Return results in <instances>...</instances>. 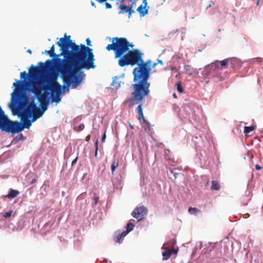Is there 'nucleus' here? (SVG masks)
I'll return each mask as SVG.
<instances>
[{"mask_svg":"<svg viewBox=\"0 0 263 263\" xmlns=\"http://www.w3.org/2000/svg\"><path fill=\"white\" fill-rule=\"evenodd\" d=\"M189 212L192 215H196L197 213L200 212V210L196 208L190 207L188 210Z\"/></svg>","mask_w":263,"mask_h":263,"instance_id":"nucleus-22","label":"nucleus"},{"mask_svg":"<svg viewBox=\"0 0 263 263\" xmlns=\"http://www.w3.org/2000/svg\"><path fill=\"white\" fill-rule=\"evenodd\" d=\"M48 50H46V51H45V53H48Z\"/></svg>","mask_w":263,"mask_h":263,"instance_id":"nucleus-52","label":"nucleus"},{"mask_svg":"<svg viewBox=\"0 0 263 263\" xmlns=\"http://www.w3.org/2000/svg\"><path fill=\"white\" fill-rule=\"evenodd\" d=\"M12 213H13L12 211H10L8 212H6L4 215V217L6 218H9L12 215Z\"/></svg>","mask_w":263,"mask_h":263,"instance_id":"nucleus-34","label":"nucleus"},{"mask_svg":"<svg viewBox=\"0 0 263 263\" xmlns=\"http://www.w3.org/2000/svg\"><path fill=\"white\" fill-rule=\"evenodd\" d=\"M85 125L83 123H81L79 126L73 127V130L76 132H80L84 129Z\"/></svg>","mask_w":263,"mask_h":263,"instance_id":"nucleus-27","label":"nucleus"},{"mask_svg":"<svg viewBox=\"0 0 263 263\" xmlns=\"http://www.w3.org/2000/svg\"><path fill=\"white\" fill-rule=\"evenodd\" d=\"M258 4H259V0L257 1V5H258Z\"/></svg>","mask_w":263,"mask_h":263,"instance_id":"nucleus-51","label":"nucleus"},{"mask_svg":"<svg viewBox=\"0 0 263 263\" xmlns=\"http://www.w3.org/2000/svg\"><path fill=\"white\" fill-rule=\"evenodd\" d=\"M21 117L22 124L18 121H12L2 109L0 111V129L14 134L22 132L24 128L28 129L31 125L32 120H29V118Z\"/></svg>","mask_w":263,"mask_h":263,"instance_id":"nucleus-5","label":"nucleus"},{"mask_svg":"<svg viewBox=\"0 0 263 263\" xmlns=\"http://www.w3.org/2000/svg\"><path fill=\"white\" fill-rule=\"evenodd\" d=\"M19 194L20 192L18 191L10 189L8 194L5 196V197L9 199H13L17 196Z\"/></svg>","mask_w":263,"mask_h":263,"instance_id":"nucleus-16","label":"nucleus"},{"mask_svg":"<svg viewBox=\"0 0 263 263\" xmlns=\"http://www.w3.org/2000/svg\"><path fill=\"white\" fill-rule=\"evenodd\" d=\"M172 254V251L170 250H166L162 252V259L163 260H166L168 259Z\"/></svg>","mask_w":263,"mask_h":263,"instance_id":"nucleus-19","label":"nucleus"},{"mask_svg":"<svg viewBox=\"0 0 263 263\" xmlns=\"http://www.w3.org/2000/svg\"><path fill=\"white\" fill-rule=\"evenodd\" d=\"M212 185L211 186V189L212 190L218 191L220 190V185L218 181L215 180H213L212 181Z\"/></svg>","mask_w":263,"mask_h":263,"instance_id":"nucleus-20","label":"nucleus"},{"mask_svg":"<svg viewBox=\"0 0 263 263\" xmlns=\"http://www.w3.org/2000/svg\"><path fill=\"white\" fill-rule=\"evenodd\" d=\"M90 139V135H88L86 137V141H89Z\"/></svg>","mask_w":263,"mask_h":263,"instance_id":"nucleus-42","label":"nucleus"},{"mask_svg":"<svg viewBox=\"0 0 263 263\" xmlns=\"http://www.w3.org/2000/svg\"><path fill=\"white\" fill-rule=\"evenodd\" d=\"M255 129L254 126H245L244 128V133L245 134H249Z\"/></svg>","mask_w":263,"mask_h":263,"instance_id":"nucleus-26","label":"nucleus"},{"mask_svg":"<svg viewBox=\"0 0 263 263\" xmlns=\"http://www.w3.org/2000/svg\"><path fill=\"white\" fill-rule=\"evenodd\" d=\"M91 5H92V6H93V7H96V5H95V3H94V2H91Z\"/></svg>","mask_w":263,"mask_h":263,"instance_id":"nucleus-45","label":"nucleus"},{"mask_svg":"<svg viewBox=\"0 0 263 263\" xmlns=\"http://www.w3.org/2000/svg\"><path fill=\"white\" fill-rule=\"evenodd\" d=\"M118 78L114 79L113 80V81H112V84H111L112 86L115 88H116V89H118V88H119L120 87V82H118Z\"/></svg>","mask_w":263,"mask_h":263,"instance_id":"nucleus-23","label":"nucleus"},{"mask_svg":"<svg viewBox=\"0 0 263 263\" xmlns=\"http://www.w3.org/2000/svg\"><path fill=\"white\" fill-rule=\"evenodd\" d=\"M1 109H2V108H1V107L0 106V111L1 110Z\"/></svg>","mask_w":263,"mask_h":263,"instance_id":"nucleus-53","label":"nucleus"},{"mask_svg":"<svg viewBox=\"0 0 263 263\" xmlns=\"http://www.w3.org/2000/svg\"><path fill=\"white\" fill-rule=\"evenodd\" d=\"M230 62L229 65H230L231 67L234 68V64L235 63L237 62V61L235 59H229Z\"/></svg>","mask_w":263,"mask_h":263,"instance_id":"nucleus-30","label":"nucleus"},{"mask_svg":"<svg viewBox=\"0 0 263 263\" xmlns=\"http://www.w3.org/2000/svg\"><path fill=\"white\" fill-rule=\"evenodd\" d=\"M28 78V74L26 73V71H23L21 73V79H24L25 80L24 81H27L29 82L28 81H27L26 79ZM18 81H17L16 82H17ZM20 82H23V81H20Z\"/></svg>","mask_w":263,"mask_h":263,"instance_id":"nucleus-28","label":"nucleus"},{"mask_svg":"<svg viewBox=\"0 0 263 263\" xmlns=\"http://www.w3.org/2000/svg\"><path fill=\"white\" fill-rule=\"evenodd\" d=\"M54 51H55V47H54V45H53L52 46V47H51L50 49L49 50H48V54H49V55H50V57H57V59H58V57H59L60 56H58V55H57V54L55 53ZM56 59H57V58H56L55 60H54V61H53V63L52 62V66H53V69H54V70H55V71H56V69H55V67H54V61H55Z\"/></svg>","mask_w":263,"mask_h":263,"instance_id":"nucleus-18","label":"nucleus"},{"mask_svg":"<svg viewBox=\"0 0 263 263\" xmlns=\"http://www.w3.org/2000/svg\"><path fill=\"white\" fill-rule=\"evenodd\" d=\"M93 199H94V201H95V204H97L99 201V197L98 196H96L94 197Z\"/></svg>","mask_w":263,"mask_h":263,"instance_id":"nucleus-37","label":"nucleus"},{"mask_svg":"<svg viewBox=\"0 0 263 263\" xmlns=\"http://www.w3.org/2000/svg\"><path fill=\"white\" fill-rule=\"evenodd\" d=\"M157 63H154L152 65L151 64V68H155L156 67V66L157 65Z\"/></svg>","mask_w":263,"mask_h":263,"instance_id":"nucleus-41","label":"nucleus"},{"mask_svg":"<svg viewBox=\"0 0 263 263\" xmlns=\"http://www.w3.org/2000/svg\"><path fill=\"white\" fill-rule=\"evenodd\" d=\"M30 83V85L26 86L25 84L23 83L21 85L22 89V92L24 90H28L29 91L33 92L35 97H37L41 92H42V88L36 86V82L35 81H32L31 82H29Z\"/></svg>","mask_w":263,"mask_h":263,"instance_id":"nucleus-10","label":"nucleus"},{"mask_svg":"<svg viewBox=\"0 0 263 263\" xmlns=\"http://www.w3.org/2000/svg\"><path fill=\"white\" fill-rule=\"evenodd\" d=\"M149 94H143L140 96L136 95L135 92H132V97L127 99L124 104H127L129 108L133 107L135 105H138L137 111L138 112V119L142 120L144 123L148 124V122L144 119L143 114L142 104L144 98L148 96Z\"/></svg>","mask_w":263,"mask_h":263,"instance_id":"nucleus-6","label":"nucleus"},{"mask_svg":"<svg viewBox=\"0 0 263 263\" xmlns=\"http://www.w3.org/2000/svg\"><path fill=\"white\" fill-rule=\"evenodd\" d=\"M25 84L26 86L30 85L27 81L14 82L13 85L15 87L14 91L11 93V102L10 107L14 115L26 118H33V101L31 102L27 107L23 111L21 107L24 106L29 101V97L24 92H22L21 84Z\"/></svg>","mask_w":263,"mask_h":263,"instance_id":"nucleus-3","label":"nucleus"},{"mask_svg":"<svg viewBox=\"0 0 263 263\" xmlns=\"http://www.w3.org/2000/svg\"><path fill=\"white\" fill-rule=\"evenodd\" d=\"M255 166V168L257 170H260L262 168V167L258 164H256Z\"/></svg>","mask_w":263,"mask_h":263,"instance_id":"nucleus-39","label":"nucleus"},{"mask_svg":"<svg viewBox=\"0 0 263 263\" xmlns=\"http://www.w3.org/2000/svg\"><path fill=\"white\" fill-rule=\"evenodd\" d=\"M171 251H172V253H177L178 252V250L175 249H172Z\"/></svg>","mask_w":263,"mask_h":263,"instance_id":"nucleus-44","label":"nucleus"},{"mask_svg":"<svg viewBox=\"0 0 263 263\" xmlns=\"http://www.w3.org/2000/svg\"><path fill=\"white\" fill-rule=\"evenodd\" d=\"M133 43L129 42L125 37H115L112 39L111 44H108L106 49L107 51L112 50L114 52L115 59H119L118 65L120 67H124L121 65L120 61L122 59L134 52L141 53V52L138 49L130 50L134 47Z\"/></svg>","mask_w":263,"mask_h":263,"instance_id":"nucleus-4","label":"nucleus"},{"mask_svg":"<svg viewBox=\"0 0 263 263\" xmlns=\"http://www.w3.org/2000/svg\"><path fill=\"white\" fill-rule=\"evenodd\" d=\"M176 85H177V90L180 92V93H182L183 92V88L182 87V86H181V84L180 83H177L176 84Z\"/></svg>","mask_w":263,"mask_h":263,"instance_id":"nucleus-29","label":"nucleus"},{"mask_svg":"<svg viewBox=\"0 0 263 263\" xmlns=\"http://www.w3.org/2000/svg\"><path fill=\"white\" fill-rule=\"evenodd\" d=\"M40 67L32 65L29 70L30 77L33 80H36L39 76L49 71L52 67V60H47L45 63L40 62Z\"/></svg>","mask_w":263,"mask_h":263,"instance_id":"nucleus-7","label":"nucleus"},{"mask_svg":"<svg viewBox=\"0 0 263 263\" xmlns=\"http://www.w3.org/2000/svg\"><path fill=\"white\" fill-rule=\"evenodd\" d=\"M105 6L107 9H110L111 8V5L108 3H105Z\"/></svg>","mask_w":263,"mask_h":263,"instance_id":"nucleus-38","label":"nucleus"},{"mask_svg":"<svg viewBox=\"0 0 263 263\" xmlns=\"http://www.w3.org/2000/svg\"><path fill=\"white\" fill-rule=\"evenodd\" d=\"M129 126L131 128H133V126L130 124V123H129Z\"/></svg>","mask_w":263,"mask_h":263,"instance_id":"nucleus-49","label":"nucleus"},{"mask_svg":"<svg viewBox=\"0 0 263 263\" xmlns=\"http://www.w3.org/2000/svg\"><path fill=\"white\" fill-rule=\"evenodd\" d=\"M35 182V179H33V180L32 181L31 183H34V182Z\"/></svg>","mask_w":263,"mask_h":263,"instance_id":"nucleus-50","label":"nucleus"},{"mask_svg":"<svg viewBox=\"0 0 263 263\" xmlns=\"http://www.w3.org/2000/svg\"><path fill=\"white\" fill-rule=\"evenodd\" d=\"M147 211V209L144 206H138L133 211L132 216L138 221H141L144 218Z\"/></svg>","mask_w":263,"mask_h":263,"instance_id":"nucleus-9","label":"nucleus"},{"mask_svg":"<svg viewBox=\"0 0 263 263\" xmlns=\"http://www.w3.org/2000/svg\"><path fill=\"white\" fill-rule=\"evenodd\" d=\"M230 60L229 59H226L221 61H216L215 63H213L211 64V67H215V68H219V65L221 66V68L225 67L227 65H229Z\"/></svg>","mask_w":263,"mask_h":263,"instance_id":"nucleus-14","label":"nucleus"},{"mask_svg":"<svg viewBox=\"0 0 263 263\" xmlns=\"http://www.w3.org/2000/svg\"><path fill=\"white\" fill-rule=\"evenodd\" d=\"M134 227L135 225L133 223L131 222L127 223L126 224V230L123 231L125 234L127 235L129 232L132 231L133 230Z\"/></svg>","mask_w":263,"mask_h":263,"instance_id":"nucleus-21","label":"nucleus"},{"mask_svg":"<svg viewBox=\"0 0 263 263\" xmlns=\"http://www.w3.org/2000/svg\"><path fill=\"white\" fill-rule=\"evenodd\" d=\"M158 62L161 63V64H162V63H163L162 61L161 60H158Z\"/></svg>","mask_w":263,"mask_h":263,"instance_id":"nucleus-47","label":"nucleus"},{"mask_svg":"<svg viewBox=\"0 0 263 263\" xmlns=\"http://www.w3.org/2000/svg\"><path fill=\"white\" fill-rule=\"evenodd\" d=\"M119 165V163L118 161H114L111 165V173L112 174H114V172H115V170L118 167Z\"/></svg>","mask_w":263,"mask_h":263,"instance_id":"nucleus-25","label":"nucleus"},{"mask_svg":"<svg viewBox=\"0 0 263 263\" xmlns=\"http://www.w3.org/2000/svg\"><path fill=\"white\" fill-rule=\"evenodd\" d=\"M33 118H32V121L34 122L37 119L41 117L43 115V112H42V110L40 108H39L36 104L33 102Z\"/></svg>","mask_w":263,"mask_h":263,"instance_id":"nucleus-11","label":"nucleus"},{"mask_svg":"<svg viewBox=\"0 0 263 263\" xmlns=\"http://www.w3.org/2000/svg\"><path fill=\"white\" fill-rule=\"evenodd\" d=\"M27 51V52L29 53L30 54L32 53V51L30 49H28Z\"/></svg>","mask_w":263,"mask_h":263,"instance_id":"nucleus-46","label":"nucleus"},{"mask_svg":"<svg viewBox=\"0 0 263 263\" xmlns=\"http://www.w3.org/2000/svg\"><path fill=\"white\" fill-rule=\"evenodd\" d=\"M135 3L134 2L132 3L129 8H131V9H132L135 7Z\"/></svg>","mask_w":263,"mask_h":263,"instance_id":"nucleus-43","label":"nucleus"},{"mask_svg":"<svg viewBox=\"0 0 263 263\" xmlns=\"http://www.w3.org/2000/svg\"><path fill=\"white\" fill-rule=\"evenodd\" d=\"M86 44L88 46L87 47L91 46V41H90V40L89 38H87L86 39Z\"/></svg>","mask_w":263,"mask_h":263,"instance_id":"nucleus-35","label":"nucleus"},{"mask_svg":"<svg viewBox=\"0 0 263 263\" xmlns=\"http://www.w3.org/2000/svg\"><path fill=\"white\" fill-rule=\"evenodd\" d=\"M119 9L121 10V11L119 13L121 14L124 13V12L127 13L128 14V18H130L131 14L135 12V11L133 9H131V8H129V7L125 5H120L119 6Z\"/></svg>","mask_w":263,"mask_h":263,"instance_id":"nucleus-13","label":"nucleus"},{"mask_svg":"<svg viewBox=\"0 0 263 263\" xmlns=\"http://www.w3.org/2000/svg\"><path fill=\"white\" fill-rule=\"evenodd\" d=\"M46 91L47 90H45V92L43 93L41 92L37 97H36V98L40 103L48 102L47 97L49 93Z\"/></svg>","mask_w":263,"mask_h":263,"instance_id":"nucleus-15","label":"nucleus"},{"mask_svg":"<svg viewBox=\"0 0 263 263\" xmlns=\"http://www.w3.org/2000/svg\"><path fill=\"white\" fill-rule=\"evenodd\" d=\"M47 82L48 84L44 85L43 88L44 90H50L51 92L52 96L53 93L56 95H60L62 93L63 88L57 82V76L56 74H52L47 77Z\"/></svg>","mask_w":263,"mask_h":263,"instance_id":"nucleus-8","label":"nucleus"},{"mask_svg":"<svg viewBox=\"0 0 263 263\" xmlns=\"http://www.w3.org/2000/svg\"><path fill=\"white\" fill-rule=\"evenodd\" d=\"M60 95H56L55 98L52 97V101L56 102L57 103H59L61 101Z\"/></svg>","mask_w":263,"mask_h":263,"instance_id":"nucleus-31","label":"nucleus"},{"mask_svg":"<svg viewBox=\"0 0 263 263\" xmlns=\"http://www.w3.org/2000/svg\"><path fill=\"white\" fill-rule=\"evenodd\" d=\"M143 5L141 4L137 9V11L139 13L141 16H144L148 13V9L146 8L147 2L146 0L143 1Z\"/></svg>","mask_w":263,"mask_h":263,"instance_id":"nucleus-12","label":"nucleus"},{"mask_svg":"<svg viewBox=\"0 0 263 263\" xmlns=\"http://www.w3.org/2000/svg\"><path fill=\"white\" fill-rule=\"evenodd\" d=\"M78 157H77L71 162V165L73 166L77 162V161H78Z\"/></svg>","mask_w":263,"mask_h":263,"instance_id":"nucleus-36","label":"nucleus"},{"mask_svg":"<svg viewBox=\"0 0 263 263\" xmlns=\"http://www.w3.org/2000/svg\"><path fill=\"white\" fill-rule=\"evenodd\" d=\"M98 140H97L95 143V156L97 157L98 155Z\"/></svg>","mask_w":263,"mask_h":263,"instance_id":"nucleus-32","label":"nucleus"},{"mask_svg":"<svg viewBox=\"0 0 263 263\" xmlns=\"http://www.w3.org/2000/svg\"><path fill=\"white\" fill-rule=\"evenodd\" d=\"M173 97H174L175 98H177V96H176V95L175 93H174V94L173 95Z\"/></svg>","mask_w":263,"mask_h":263,"instance_id":"nucleus-48","label":"nucleus"},{"mask_svg":"<svg viewBox=\"0 0 263 263\" xmlns=\"http://www.w3.org/2000/svg\"><path fill=\"white\" fill-rule=\"evenodd\" d=\"M126 235L125 234L124 232H122L121 233H116L115 234L114 240L116 242L120 243H121V239L124 237Z\"/></svg>","mask_w":263,"mask_h":263,"instance_id":"nucleus-17","label":"nucleus"},{"mask_svg":"<svg viewBox=\"0 0 263 263\" xmlns=\"http://www.w3.org/2000/svg\"><path fill=\"white\" fill-rule=\"evenodd\" d=\"M57 44L61 50L58 56L63 55L64 59H57L54 61L56 72L61 74L64 84L68 86L72 84L76 88L85 76L82 70L96 67L93 50L84 44L77 45L70 39V36L66 34Z\"/></svg>","mask_w":263,"mask_h":263,"instance_id":"nucleus-1","label":"nucleus"},{"mask_svg":"<svg viewBox=\"0 0 263 263\" xmlns=\"http://www.w3.org/2000/svg\"><path fill=\"white\" fill-rule=\"evenodd\" d=\"M106 139V134L105 133L103 135L102 138V142H104L105 141V140Z\"/></svg>","mask_w":263,"mask_h":263,"instance_id":"nucleus-40","label":"nucleus"},{"mask_svg":"<svg viewBox=\"0 0 263 263\" xmlns=\"http://www.w3.org/2000/svg\"><path fill=\"white\" fill-rule=\"evenodd\" d=\"M41 107L42 110V112L43 113L47 109L48 105V102H41Z\"/></svg>","mask_w":263,"mask_h":263,"instance_id":"nucleus-24","label":"nucleus"},{"mask_svg":"<svg viewBox=\"0 0 263 263\" xmlns=\"http://www.w3.org/2000/svg\"><path fill=\"white\" fill-rule=\"evenodd\" d=\"M142 53L137 52L124 57L121 61L122 66H134L137 65L133 70L134 83L132 85L133 91L137 96L143 94H149L150 83L148 80L150 77L151 67V61L144 62L142 59Z\"/></svg>","mask_w":263,"mask_h":263,"instance_id":"nucleus-2","label":"nucleus"},{"mask_svg":"<svg viewBox=\"0 0 263 263\" xmlns=\"http://www.w3.org/2000/svg\"><path fill=\"white\" fill-rule=\"evenodd\" d=\"M190 68V65H186L184 67V69L186 71V72L190 76H191L193 74V73L192 72H190L189 71V69Z\"/></svg>","mask_w":263,"mask_h":263,"instance_id":"nucleus-33","label":"nucleus"}]
</instances>
